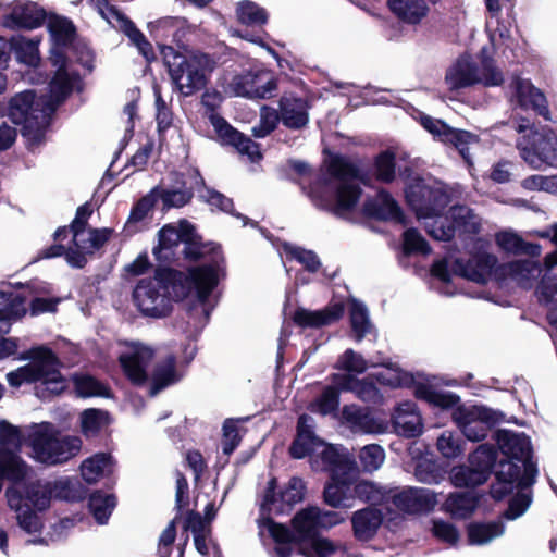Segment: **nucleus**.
<instances>
[{
    "label": "nucleus",
    "instance_id": "1",
    "mask_svg": "<svg viewBox=\"0 0 557 557\" xmlns=\"http://www.w3.org/2000/svg\"><path fill=\"white\" fill-rule=\"evenodd\" d=\"M550 240L557 246V223L550 225ZM555 267H557V247L545 257L543 265L534 260H513L502 263L496 271L499 283L511 278L524 289L532 288L534 282L541 276L535 294L541 305L550 306L546 319L552 327L550 338L557 348V302L555 298L557 295V276L550 274Z\"/></svg>",
    "mask_w": 557,
    "mask_h": 557
},
{
    "label": "nucleus",
    "instance_id": "2",
    "mask_svg": "<svg viewBox=\"0 0 557 557\" xmlns=\"http://www.w3.org/2000/svg\"><path fill=\"white\" fill-rule=\"evenodd\" d=\"M201 264L189 267L185 272L173 269L159 271V276L174 283V300L183 301L195 292L197 301L205 306L225 274V257L221 246L206 253Z\"/></svg>",
    "mask_w": 557,
    "mask_h": 557
},
{
    "label": "nucleus",
    "instance_id": "3",
    "mask_svg": "<svg viewBox=\"0 0 557 557\" xmlns=\"http://www.w3.org/2000/svg\"><path fill=\"white\" fill-rule=\"evenodd\" d=\"M159 48L170 78L182 95L188 97L207 87L218 64L213 54L199 50L183 54L168 45Z\"/></svg>",
    "mask_w": 557,
    "mask_h": 557
},
{
    "label": "nucleus",
    "instance_id": "4",
    "mask_svg": "<svg viewBox=\"0 0 557 557\" xmlns=\"http://www.w3.org/2000/svg\"><path fill=\"white\" fill-rule=\"evenodd\" d=\"M20 358L29 359L30 362L7 374L8 384L11 387L20 388L23 384L39 382L49 396H58L65 392L66 379L61 373L63 363L50 347H33Z\"/></svg>",
    "mask_w": 557,
    "mask_h": 557
},
{
    "label": "nucleus",
    "instance_id": "5",
    "mask_svg": "<svg viewBox=\"0 0 557 557\" xmlns=\"http://www.w3.org/2000/svg\"><path fill=\"white\" fill-rule=\"evenodd\" d=\"M5 114L13 124L21 126V134L29 146L38 147L46 141L53 114L48 112L47 102L35 90L12 96Z\"/></svg>",
    "mask_w": 557,
    "mask_h": 557
},
{
    "label": "nucleus",
    "instance_id": "6",
    "mask_svg": "<svg viewBox=\"0 0 557 557\" xmlns=\"http://www.w3.org/2000/svg\"><path fill=\"white\" fill-rule=\"evenodd\" d=\"M161 270L170 267H157L153 277L139 280L133 290V301L146 317L165 318L173 310L174 283L159 276Z\"/></svg>",
    "mask_w": 557,
    "mask_h": 557
},
{
    "label": "nucleus",
    "instance_id": "7",
    "mask_svg": "<svg viewBox=\"0 0 557 557\" xmlns=\"http://www.w3.org/2000/svg\"><path fill=\"white\" fill-rule=\"evenodd\" d=\"M220 101V92L215 89L206 90L201 96V104L210 111L209 121L221 145L234 148L238 153L247 156L252 162L261 160L260 145L235 128L222 115L215 113Z\"/></svg>",
    "mask_w": 557,
    "mask_h": 557
},
{
    "label": "nucleus",
    "instance_id": "8",
    "mask_svg": "<svg viewBox=\"0 0 557 557\" xmlns=\"http://www.w3.org/2000/svg\"><path fill=\"white\" fill-rule=\"evenodd\" d=\"M515 128L519 134L529 132L517 141V147L525 161L536 165L555 164L557 161V136L553 129L543 128L542 132H539L535 124L524 116L519 117Z\"/></svg>",
    "mask_w": 557,
    "mask_h": 557
},
{
    "label": "nucleus",
    "instance_id": "9",
    "mask_svg": "<svg viewBox=\"0 0 557 557\" xmlns=\"http://www.w3.org/2000/svg\"><path fill=\"white\" fill-rule=\"evenodd\" d=\"M49 423L33 431L29 436L32 446L37 458L48 465L63 463L75 457L82 447V440L78 436H62L49 430Z\"/></svg>",
    "mask_w": 557,
    "mask_h": 557
},
{
    "label": "nucleus",
    "instance_id": "10",
    "mask_svg": "<svg viewBox=\"0 0 557 557\" xmlns=\"http://www.w3.org/2000/svg\"><path fill=\"white\" fill-rule=\"evenodd\" d=\"M404 191L406 203L419 219L440 216L450 201L443 188L426 184L420 175L408 182Z\"/></svg>",
    "mask_w": 557,
    "mask_h": 557
},
{
    "label": "nucleus",
    "instance_id": "11",
    "mask_svg": "<svg viewBox=\"0 0 557 557\" xmlns=\"http://www.w3.org/2000/svg\"><path fill=\"white\" fill-rule=\"evenodd\" d=\"M451 418L467 440L480 442L496 431L495 428L504 421V413L485 406H459Z\"/></svg>",
    "mask_w": 557,
    "mask_h": 557
},
{
    "label": "nucleus",
    "instance_id": "12",
    "mask_svg": "<svg viewBox=\"0 0 557 557\" xmlns=\"http://www.w3.org/2000/svg\"><path fill=\"white\" fill-rule=\"evenodd\" d=\"M496 483L490 487L491 497L500 502L510 495L516 487L525 490L535 483L537 468L532 465L525 466V472L521 473V466L511 461H498L497 469L494 472Z\"/></svg>",
    "mask_w": 557,
    "mask_h": 557
},
{
    "label": "nucleus",
    "instance_id": "13",
    "mask_svg": "<svg viewBox=\"0 0 557 557\" xmlns=\"http://www.w3.org/2000/svg\"><path fill=\"white\" fill-rule=\"evenodd\" d=\"M500 264L495 255L478 251L472 253L467 260L462 258L455 259L453 272L468 281L485 284L491 277L498 282L496 270Z\"/></svg>",
    "mask_w": 557,
    "mask_h": 557
},
{
    "label": "nucleus",
    "instance_id": "14",
    "mask_svg": "<svg viewBox=\"0 0 557 557\" xmlns=\"http://www.w3.org/2000/svg\"><path fill=\"white\" fill-rule=\"evenodd\" d=\"M493 438L497 449L504 455L499 461H511L521 466V473L525 472V466L536 465L532 461V445L530 438L523 433H515L508 430H496Z\"/></svg>",
    "mask_w": 557,
    "mask_h": 557
},
{
    "label": "nucleus",
    "instance_id": "15",
    "mask_svg": "<svg viewBox=\"0 0 557 557\" xmlns=\"http://www.w3.org/2000/svg\"><path fill=\"white\" fill-rule=\"evenodd\" d=\"M277 479L271 478L264 492L262 508L272 510V507L278 503L276 511L283 513L290 510L296 504L302 502L306 493V485L301 478L292 476L278 494L276 493Z\"/></svg>",
    "mask_w": 557,
    "mask_h": 557
},
{
    "label": "nucleus",
    "instance_id": "16",
    "mask_svg": "<svg viewBox=\"0 0 557 557\" xmlns=\"http://www.w3.org/2000/svg\"><path fill=\"white\" fill-rule=\"evenodd\" d=\"M389 500L400 511L409 515L428 513L437 504L436 495L429 488L407 487L391 494Z\"/></svg>",
    "mask_w": 557,
    "mask_h": 557
},
{
    "label": "nucleus",
    "instance_id": "17",
    "mask_svg": "<svg viewBox=\"0 0 557 557\" xmlns=\"http://www.w3.org/2000/svg\"><path fill=\"white\" fill-rule=\"evenodd\" d=\"M344 312L345 307L341 301L330 304L315 311L298 307L292 315V321L301 329H320L338 322Z\"/></svg>",
    "mask_w": 557,
    "mask_h": 557
},
{
    "label": "nucleus",
    "instance_id": "18",
    "mask_svg": "<svg viewBox=\"0 0 557 557\" xmlns=\"http://www.w3.org/2000/svg\"><path fill=\"white\" fill-rule=\"evenodd\" d=\"M276 110L282 124L289 129L299 131L309 123V103L295 92H284L278 100Z\"/></svg>",
    "mask_w": 557,
    "mask_h": 557
},
{
    "label": "nucleus",
    "instance_id": "19",
    "mask_svg": "<svg viewBox=\"0 0 557 557\" xmlns=\"http://www.w3.org/2000/svg\"><path fill=\"white\" fill-rule=\"evenodd\" d=\"M180 243L184 245L182 255L188 262L200 261L206 253L211 252L216 246L215 243H205L202 236L198 234L196 226L187 220H181L176 227Z\"/></svg>",
    "mask_w": 557,
    "mask_h": 557
},
{
    "label": "nucleus",
    "instance_id": "20",
    "mask_svg": "<svg viewBox=\"0 0 557 557\" xmlns=\"http://www.w3.org/2000/svg\"><path fill=\"white\" fill-rule=\"evenodd\" d=\"M362 213L376 221L404 222L405 220L400 206L385 189H381L375 198H368L363 202Z\"/></svg>",
    "mask_w": 557,
    "mask_h": 557
},
{
    "label": "nucleus",
    "instance_id": "21",
    "mask_svg": "<svg viewBox=\"0 0 557 557\" xmlns=\"http://www.w3.org/2000/svg\"><path fill=\"white\" fill-rule=\"evenodd\" d=\"M47 18V12L36 2L27 1L13 7L12 11L3 17V25L11 29H35L40 27Z\"/></svg>",
    "mask_w": 557,
    "mask_h": 557
},
{
    "label": "nucleus",
    "instance_id": "22",
    "mask_svg": "<svg viewBox=\"0 0 557 557\" xmlns=\"http://www.w3.org/2000/svg\"><path fill=\"white\" fill-rule=\"evenodd\" d=\"M512 87L520 108L531 109L536 115L543 116L546 121L550 120L545 95L530 79L517 76L512 81Z\"/></svg>",
    "mask_w": 557,
    "mask_h": 557
},
{
    "label": "nucleus",
    "instance_id": "23",
    "mask_svg": "<svg viewBox=\"0 0 557 557\" xmlns=\"http://www.w3.org/2000/svg\"><path fill=\"white\" fill-rule=\"evenodd\" d=\"M310 419L307 414L298 418L296 435L288 448L289 456L294 459L311 456L317 447L324 445L323 441L315 435L312 425L308 423Z\"/></svg>",
    "mask_w": 557,
    "mask_h": 557
},
{
    "label": "nucleus",
    "instance_id": "24",
    "mask_svg": "<svg viewBox=\"0 0 557 557\" xmlns=\"http://www.w3.org/2000/svg\"><path fill=\"white\" fill-rule=\"evenodd\" d=\"M5 495L9 506L17 513L18 527L28 534L40 533L44 529V523L36 511L29 507V504H23V492L16 487L9 486Z\"/></svg>",
    "mask_w": 557,
    "mask_h": 557
},
{
    "label": "nucleus",
    "instance_id": "25",
    "mask_svg": "<svg viewBox=\"0 0 557 557\" xmlns=\"http://www.w3.org/2000/svg\"><path fill=\"white\" fill-rule=\"evenodd\" d=\"M354 471L346 475L330 474L323 490L324 503L333 508L350 507L352 502Z\"/></svg>",
    "mask_w": 557,
    "mask_h": 557
},
{
    "label": "nucleus",
    "instance_id": "26",
    "mask_svg": "<svg viewBox=\"0 0 557 557\" xmlns=\"http://www.w3.org/2000/svg\"><path fill=\"white\" fill-rule=\"evenodd\" d=\"M152 357L148 349L136 350L131 354H122L119 362L126 379L134 386H143L148 380L147 367Z\"/></svg>",
    "mask_w": 557,
    "mask_h": 557
},
{
    "label": "nucleus",
    "instance_id": "27",
    "mask_svg": "<svg viewBox=\"0 0 557 557\" xmlns=\"http://www.w3.org/2000/svg\"><path fill=\"white\" fill-rule=\"evenodd\" d=\"M393 426L399 435L407 438L418 437L422 434V418L417 412L414 403L405 401L396 407Z\"/></svg>",
    "mask_w": 557,
    "mask_h": 557
},
{
    "label": "nucleus",
    "instance_id": "28",
    "mask_svg": "<svg viewBox=\"0 0 557 557\" xmlns=\"http://www.w3.org/2000/svg\"><path fill=\"white\" fill-rule=\"evenodd\" d=\"M383 522V513L374 507L357 510L351 517L354 536L357 541L369 542L377 533Z\"/></svg>",
    "mask_w": 557,
    "mask_h": 557
},
{
    "label": "nucleus",
    "instance_id": "29",
    "mask_svg": "<svg viewBox=\"0 0 557 557\" xmlns=\"http://www.w3.org/2000/svg\"><path fill=\"white\" fill-rule=\"evenodd\" d=\"M73 82L67 70H57L49 83V92L40 95L47 102L48 112L54 114L57 109L71 96Z\"/></svg>",
    "mask_w": 557,
    "mask_h": 557
},
{
    "label": "nucleus",
    "instance_id": "30",
    "mask_svg": "<svg viewBox=\"0 0 557 557\" xmlns=\"http://www.w3.org/2000/svg\"><path fill=\"white\" fill-rule=\"evenodd\" d=\"M481 496L475 492L450 493L443 504V509L455 519L470 518L479 507Z\"/></svg>",
    "mask_w": 557,
    "mask_h": 557
},
{
    "label": "nucleus",
    "instance_id": "31",
    "mask_svg": "<svg viewBox=\"0 0 557 557\" xmlns=\"http://www.w3.org/2000/svg\"><path fill=\"white\" fill-rule=\"evenodd\" d=\"M180 245L176 227L165 224L158 232V245L152 249V253L158 262L171 264L178 260L177 248Z\"/></svg>",
    "mask_w": 557,
    "mask_h": 557
},
{
    "label": "nucleus",
    "instance_id": "32",
    "mask_svg": "<svg viewBox=\"0 0 557 557\" xmlns=\"http://www.w3.org/2000/svg\"><path fill=\"white\" fill-rule=\"evenodd\" d=\"M362 188L352 182H342L335 188V203L327 208L334 215L342 218L345 213L351 212L357 207Z\"/></svg>",
    "mask_w": 557,
    "mask_h": 557
},
{
    "label": "nucleus",
    "instance_id": "33",
    "mask_svg": "<svg viewBox=\"0 0 557 557\" xmlns=\"http://www.w3.org/2000/svg\"><path fill=\"white\" fill-rule=\"evenodd\" d=\"M27 463L20 455L9 448L0 449V493L3 488V481L20 483L27 475Z\"/></svg>",
    "mask_w": 557,
    "mask_h": 557
},
{
    "label": "nucleus",
    "instance_id": "34",
    "mask_svg": "<svg viewBox=\"0 0 557 557\" xmlns=\"http://www.w3.org/2000/svg\"><path fill=\"white\" fill-rule=\"evenodd\" d=\"M193 177L197 186H202L205 191L199 195V198L206 203L218 208L220 211L231 214L237 219H242L244 224H247L248 218L237 212L234 208L232 198L226 197L224 194L206 186L205 178L198 169L193 171Z\"/></svg>",
    "mask_w": 557,
    "mask_h": 557
},
{
    "label": "nucleus",
    "instance_id": "35",
    "mask_svg": "<svg viewBox=\"0 0 557 557\" xmlns=\"http://www.w3.org/2000/svg\"><path fill=\"white\" fill-rule=\"evenodd\" d=\"M445 81L451 90L471 87L480 83L476 65L466 59H459L445 75Z\"/></svg>",
    "mask_w": 557,
    "mask_h": 557
},
{
    "label": "nucleus",
    "instance_id": "36",
    "mask_svg": "<svg viewBox=\"0 0 557 557\" xmlns=\"http://www.w3.org/2000/svg\"><path fill=\"white\" fill-rule=\"evenodd\" d=\"M389 11L403 23L419 24L429 13L425 0H388Z\"/></svg>",
    "mask_w": 557,
    "mask_h": 557
},
{
    "label": "nucleus",
    "instance_id": "37",
    "mask_svg": "<svg viewBox=\"0 0 557 557\" xmlns=\"http://www.w3.org/2000/svg\"><path fill=\"white\" fill-rule=\"evenodd\" d=\"M414 397L443 410H455L457 407L461 406L460 397L457 394L438 391L426 383H418L414 386Z\"/></svg>",
    "mask_w": 557,
    "mask_h": 557
},
{
    "label": "nucleus",
    "instance_id": "38",
    "mask_svg": "<svg viewBox=\"0 0 557 557\" xmlns=\"http://www.w3.org/2000/svg\"><path fill=\"white\" fill-rule=\"evenodd\" d=\"M176 356L174 354H169L164 359L156 364L151 376V395L158 394L180 380V375L176 371Z\"/></svg>",
    "mask_w": 557,
    "mask_h": 557
},
{
    "label": "nucleus",
    "instance_id": "39",
    "mask_svg": "<svg viewBox=\"0 0 557 557\" xmlns=\"http://www.w3.org/2000/svg\"><path fill=\"white\" fill-rule=\"evenodd\" d=\"M47 28L57 47H70L77 36V29L72 20L55 13L48 16Z\"/></svg>",
    "mask_w": 557,
    "mask_h": 557
},
{
    "label": "nucleus",
    "instance_id": "40",
    "mask_svg": "<svg viewBox=\"0 0 557 557\" xmlns=\"http://www.w3.org/2000/svg\"><path fill=\"white\" fill-rule=\"evenodd\" d=\"M300 545L319 533V508L308 507L298 511L290 520Z\"/></svg>",
    "mask_w": 557,
    "mask_h": 557
},
{
    "label": "nucleus",
    "instance_id": "41",
    "mask_svg": "<svg viewBox=\"0 0 557 557\" xmlns=\"http://www.w3.org/2000/svg\"><path fill=\"white\" fill-rule=\"evenodd\" d=\"M448 219L455 232L466 235H476L481 231V222L473 210L465 205H455L449 209Z\"/></svg>",
    "mask_w": 557,
    "mask_h": 557
},
{
    "label": "nucleus",
    "instance_id": "42",
    "mask_svg": "<svg viewBox=\"0 0 557 557\" xmlns=\"http://www.w3.org/2000/svg\"><path fill=\"white\" fill-rule=\"evenodd\" d=\"M156 203L157 197L154 194H152L151 189L149 194L143 196L133 205L128 219L123 228L125 236H133L141 231L137 224L143 222L148 216L149 212L152 211L156 207Z\"/></svg>",
    "mask_w": 557,
    "mask_h": 557
},
{
    "label": "nucleus",
    "instance_id": "43",
    "mask_svg": "<svg viewBox=\"0 0 557 557\" xmlns=\"http://www.w3.org/2000/svg\"><path fill=\"white\" fill-rule=\"evenodd\" d=\"M76 394L83 398L89 397H112L109 385L89 374H74L72 377Z\"/></svg>",
    "mask_w": 557,
    "mask_h": 557
},
{
    "label": "nucleus",
    "instance_id": "44",
    "mask_svg": "<svg viewBox=\"0 0 557 557\" xmlns=\"http://www.w3.org/2000/svg\"><path fill=\"white\" fill-rule=\"evenodd\" d=\"M475 138L476 136L471 132L454 128L447 123L442 126V129L436 137L437 140L454 146L467 162H470L469 144Z\"/></svg>",
    "mask_w": 557,
    "mask_h": 557
},
{
    "label": "nucleus",
    "instance_id": "45",
    "mask_svg": "<svg viewBox=\"0 0 557 557\" xmlns=\"http://www.w3.org/2000/svg\"><path fill=\"white\" fill-rule=\"evenodd\" d=\"M110 414L108 411L88 408L81 413V433L86 440L99 436L102 429L109 425Z\"/></svg>",
    "mask_w": 557,
    "mask_h": 557
},
{
    "label": "nucleus",
    "instance_id": "46",
    "mask_svg": "<svg viewBox=\"0 0 557 557\" xmlns=\"http://www.w3.org/2000/svg\"><path fill=\"white\" fill-rule=\"evenodd\" d=\"M321 460L324 469L329 471L330 474L346 475L347 472L355 470V462L346 455L341 454L337 448L331 444L325 445L321 453Z\"/></svg>",
    "mask_w": 557,
    "mask_h": 557
},
{
    "label": "nucleus",
    "instance_id": "47",
    "mask_svg": "<svg viewBox=\"0 0 557 557\" xmlns=\"http://www.w3.org/2000/svg\"><path fill=\"white\" fill-rule=\"evenodd\" d=\"M326 171L333 178L342 182H352L358 177L359 166L350 161L347 156L332 153L326 164Z\"/></svg>",
    "mask_w": 557,
    "mask_h": 557
},
{
    "label": "nucleus",
    "instance_id": "48",
    "mask_svg": "<svg viewBox=\"0 0 557 557\" xmlns=\"http://www.w3.org/2000/svg\"><path fill=\"white\" fill-rule=\"evenodd\" d=\"M504 524L500 521L471 522L467 527L468 542L471 545H482L502 535Z\"/></svg>",
    "mask_w": 557,
    "mask_h": 557
},
{
    "label": "nucleus",
    "instance_id": "49",
    "mask_svg": "<svg viewBox=\"0 0 557 557\" xmlns=\"http://www.w3.org/2000/svg\"><path fill=\"white\" fill-rule=\"evenodd\" d=\"M352 500L358 498L372 505H382L389 502V493L369 481H357L354 474Z\"/></svg>",
    "mask_w": 557,
    "mask_h": 557
},
{
    "label": "nucleus",
    "instance_id": "50",
    "mask_svg": "<svg viewBox=\"0 0 557 557\" xmlns=\"http://www.w3.org/2000/svg\"><path fill=\"white\" fill-rule=\"evenodd\" d=\"M450 480L454 486L459 488H474L484 484L488 478L486 472L474 469L470 463L454 467L450 472Z\"/></svg>",
    "mask_w": 557,
    "mask_h": 557
},
{
    "label": "nucleus",
    "instance_id": "51",
    "mask_svg": "<svg viewBox=\"0 0 557 557\" xmlns=\"http://www.w3.org/2000/svg\"><path fill=\"white\" fill-rule=\"evenodd\" d=\"M498 457V449L495 445L484 443L478 446V448L469 455V463L482 472H486V476L490 479L494 472V468Z\"/></svg>",
    "mask_w": 557,
    "mask_h": 557
},
{
    "label": "nucleus",
    "instance_id": "52",
    "mask_svg": "<svg viewBox=\"0 0 557 557\" xmlns=\"http://www.w3.org/2000/svg\"><path fill=\"white\" fill-rule=\"evenodd\" d=\"M115 506V496L95 491L88 498V508L99 524L108 522Z\"/></svg>",
    "mask_w": 557,
    "mask_h": 557
},
{
    "label": "nucleus",
    "instance_id": "53",
    "mask_svg": "<svg viewBox=\"0 0 557 557\" xmlns=\"http://www.w3.org/2000/svg\"><path fill=\"white\" fill-rule=\"evenodd\" d=\"M307 542L309 545L305 543L297 547V553L304 557H331L339 548V545L319 533Z\"/></svg>",
    "mask_w": 557,
    "mask_h": 557
},
{
    "label": "nucleus",
    "instance_id": "54",
    "mask_svg": "<svg viewBox=\"0 0 557 557\" xmlns=\"http://www.w3.org/2000/svg\"><path fill=\"white\" fill-rule=\"evenodd\" d=\"M152 194L162 201L163 209L183 208L190 203L194 198V190H174L169 187L156 186Z\"/></svg>",
    "mask_w": 557,
    "mask_h": 557
},
{
    "label": "nucleus",
    "instance_id": "55",
    "mask_svg": "<svg viewBox=\"0 0 557 557\" xmlns=\"http://www.w3.org/2000/svg\"><path fill=\"white\" fill-rule=\"evenodd\" d=\"M282 122L278 111L270 106L263 104L260 108L259 123L251 128V136L265 138L271 135Z\"/></svg>",
    "mask_w": 557,
    "mask_h": 557
},
{
    "label": "nucleus",
    "instance_id": "56",
    "mask_svg": "<svg viewBox=\"0 0 557 557\" xmlns=\"http://www.w3.org/2000/svg\"><path fill=\"white\" fill-rule=\"evenodd\" d=\"M374 176L376 181L389 184L395 180L396 156L391 150L381 151L373 162Z\"/></svg>",
    "mask_w": 557,
    "mask_h": 557
},
{
    "label": "nucleus",
    "instance_id": "57",
    "mask_svg": "<svg viewBox=\"0 0 557 557\" xmlns=\"http://www.w3.org/2000/svg\"><path fill=\"white\" fill-rule=\"evenodd\" d=\"M51 488L48 485L32 483L23 492V504H29L30 508L45 511L51 504Z\"/></svg>",
    "mask_w": 557,
    "mask_h": 557
},
{
    "label": "nucleus",
    "instance_id": "58",
    "mask_svg": "<svg viewBox=\"0 0 557 557\" xmlns=\"http://www.w3.org/2000/svg\"><path fill=\"white\" fill-rule=\"evenodd\" d=\"M284 251L289 260H296L301 263L305 270L310 273H317L321 268V261L313 250L285 244Z\"/></svg>",
    "mask_w": 557,
    "mask_h": 557
},
{
    "label": "nucleus",
    "instance_id": "59",
    "mask_svg": "<svg viewBox=\"0 0 557 557\" xmlns=\"http://www.w3.org/2000/svg\"><path fill=\"white\" fill-rule=\"evenodd\" d=\"M253 99H271L278 89V79L270 72H253Z\"/></svg>",
    "mask_w": 557,
    "mask_h": 557
},
{
    "label": "nucleus",
    "instance_id": "60",
    "mask_svg": "<svg viewBox=\"0 0 557 557\" xmlns=\"http://www.w3.org/2000/svg\"><path fill=\"white\" fill-rule=\"evenodd\" d=\"M236 13L239 23L245 25H263L268 21L267 11L249 0L239 2Z\"/></svg>",
    "mask_w": 557,
    "mask_h": 557
},
{
    "label": "nucleus",
    "instance_id": "61",
    "mask_svg": "<svg viewBox=\"0 0 557 557\" xmlns=\"http://www.w3.org/2000/svg\"><path fill=\"white\" fill-rule=\"evenodd\" d=\"M349 320L351 330L356 333V339L361 341L369 331L370 322L367 307L354 299L350 305Z\"/></svg>",
    "mask_w": 557,
    "mask_h": 557
},
{
    "label": "nucleus",
    "instance_id": "62",
    "mask_svg": "<svg viewBox=\"0 0 557 557\" xmlns=\"http://www.w3.org/2000/svg\"><path fill=\"white\" fill-rule=\"evenodd\" d=\"M438 451L448 459L457 458L465 451V441L460 434L445 431L437 438Z\"/></svg>",
    "mask_w": 557,
    "mask_h": 557
},
{
    "label": "nucleus",
    "instance_id": "63",
    "mask_svg": "<svg viewBox=\"0 0 557 557\" xmlns=\"http://www.w3.org/2000/svg\"><path fill=\"white\" fill-rule=\"evenodd\" d=\"M403 252L405 256L429 255L431 246L417 228L410 227L403 234Z\"/></svg>",
    "mask_w": 557,
    "mask_h": 557
},
{
    "label": "nucleus",
    "instance_id": "64",
    "mask_svg": "<svg viewBox=\"0 0 557 557\" xmlns=\"http://www.w3.org/2000/svg\"><path fill=\"white\" fill-rule=\"evenodd\" d=\"M109 455L99 453L86 459L81 466L83 479L88 484L96 483L102 475L103 470L109 462Z\"/></svg>",
    "mask_w": 557,
    "mask_h": 557
}]
</instances>
